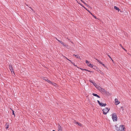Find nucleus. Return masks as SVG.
<instances>
[{
	"mask_svg": "<svg viewBox=\"0 0 131 131\" xmlns=\"http://www.w3.org/2000/svg\"><path fill=\"white\" fill-rule=\"evenodd\" d=\"M124 126L123 125H121L118 128V127H117L116 125V129L117 131H125L124 129L125 128Z\"/></svg>",
	"mask_w": 131,
	"mask_h": 131,
	"instance_id": "f257e3e1",
	"label": "nucleus"
},
{
	"mask_svg": "<svg viewBox=\"0 0 131 131\" xmlns=\"http://www.w3.org/2000/svg\"><path fill=\"white\" fill-rule=\"evenodd\" d=\"M112 118L113 121H117V116L116 114L115 113H114L112 114Z\"/></svg>",
	"mask_w": 131,
	"mask_h": 131,
	"instance_id": "f03ea898",
	"label": "nucleus"
},
{
	"mask_svg": "<svg viewBox=\"0 0 131 131\" xmlns=\"http://www.w3.org/2000/svg\"><path fill=\"white\" fill-rule=\"evenodd\" d=\"M110 110V108H105L102 110L103 114L105 115Z\"/></svg>",
	"mask_w": 131,
	"mask_h": 131,
	"instance_id": "7ed1b4c3",
	"label": "nucleus"
},
{
	"mask_svg": "<svg viewBox=\"0 0 131 131\" xmlns=\"http://www.w3.org/2000/svg\"><path fill=\"white\" fill-rule=\"evenodd\" d=\"M9 68L12 73L13 72V73H14V72L13 71V69L12 66H9Z\"/></svg>",
	"mask_w": 131,
	"mask_h": 131,
	"instance_id": "20e7f679",
	"label": "nucleus"
},
{
	"mask_svg": "<svg viewBox=\"0 0 131 131\" xmlns=\"http://www.w3.org/2000/svg\"><path fill=\"white\" fill-rule=\"evenodd\" d=\"M58 131H62V127L59 124L58 125Z\"/></svg>",
	"mask_w": 131,
	"mask_h": 131,
	"instance_id": "39448f33",
	"label": "nucleus"
},
{
	"mask_svg": "<svg viewBox=\"0 0 131 131\" xmlns=\"http://www.w3.org/2000/svg\"><path fill=\"white\" fill-rule=\"evenodd\" d=\"M115 101L116 105H117L120 103V102L118 101V100L117 99H115Z\"/></svg>",
	"mask_w": 131,
	"mask_h": 131,
	"instance_id": "423d86ee",
	"label": "nucleus"
},
{
	"mask_svg": "<svg viewBox=\"0 0 131 131\" xmlns=\"http://www.w3.org/2000/svg\"><path fill=\"white\" fill-rule=\"evenodd\" d=\"M95 87L97 88V89L99 90L100 91L101 89H102V88L97 85L96 86H95Z\"/></svg>",
	"mask_w": 131,
	"mask_h": 131,
	"instance_id": "0eeeda50",
	"label": "nucleus"
},
{
	"mask_svg": "<svg viewBox=\"0 0 131 131\" xmlns=\"http://www.w3.org/2000/svg\"><path fill=\"white\" fill-rule=\"evenodd\" d=\"M100 91H101V92H103V93H104L106 92L105 90L102 89H102H101L100 90Z\"/></svg>",
	"mask_w": 131,
	"mask_h": 131,
	"instance_id": "6e6552de",
	"label": "nucleus"
},
{
	"mask_svg": "<svg viewBox=\"0 0 131 131\" xmlns=\"http://www.w3.org/2000/svg\"><path fill=\"white\" fill-rule=\"evenodd\" d=\"M73 123H74V124H78V125L79 126H81V123H79L78 122H75V121H74L73 122Z\"/></svg>",
	"mask_w": 131,
	"mask_h": 131,
	"instance_id": "1a4fd4ad",
	"label": "nucleus"
},
{
	"mask_svg": "<svg viewBox=\"0 0 131 131\" xmlns=\"http://www.w3.org/2000/svg\"><path fill=\"white\" fill-rule=\"evenodd\" d=\"M114 9H116V10H118V12H119L120 10L119 9L118 7H117L116 6H114Z\"/></svg>",
	"mask_w": 131,
	"mask_h": 131,
	"instance_id": "9d476101",
	"label": "nucleus"
},
{
	"mask_svg": "<svg viewBox=\"0 0 131 131\" xmlns=\"http://www.w3.org/2000/svg\"><path fill=\"white\" fill-rule=\"evenodd\" d=\"M101 105H100L101 106H105L106 105V103L103 104L102 103H101Z\"/></svg>",
	"mask_w": 131,
	"mask_h": 131,
	"instance_id": "9b49d317",
	"label": "nucleus"
},
{
	"mask_svg": "<svg viewBox=\"0 0 131 131\" xmlns=\"http://www.w3.org/2000/svg\"><path fill=\"white\" fill-rule=\"evenodd\" d=\"M93 95L95 96H96L97 97H98L99 98H100V96L96 94L93 93Z\"/></svg>",
	"mask_w": 131,
	"mask_h": 131,
	"instance_id": "f8f14e48",
	"label": "nucleus"
},
{
	"mask_svg": "<svg viewBox=\"0 0 131 131\" xmlns=\"http://www.w3.org/2000/svg\"><path fill=\"white\" fill-rule=\"evenodd\" d=\"M8 123H6V125L5 126V127L6 129H7L8 128Z\"/></svg>",
	"mask_w": 131,
	"mask_h": 131,
	"instance_id": "ddd939ff",
	"label": "nucleus"
},
{
	"mask_svg": "<svg viewBox=\"0 0 131 131\" xmlns=\"http://www.w3.org/2000/svg\"><path fill=\"white\" fill-rule=\"evenodd\" d=\"M73 56H75L77 58H80V57L79 56H77V55H75V54H73Z\"/></svg>",
	"mask_w": 131,
	"mask_h": 131,
	"instance_id": "4468645a",
	"label": "nucleus"
},
{
	"mask_svg": "<svg viewBox=\"0 0 131 131\" xmlns=\"http://www.w3.org/2000/svg\"><path fill=\"white\" fill-rule=\"evenodd\" d=\"M89 67H93L94 66V65H93L92 64H91V63L90 64H89V65H88V66Z\"/></svg>",
	"mask_w": 131,
	"mask_h": 131,
	"instance_id": "2eb2a0df",
	"label": "nucleus"
},
{
	"mask_svg": "<svg viewBox=\"0 0 131 131\" xmlns=\"http://www.w3.org/2000/svg\"><path fill=\"white\" fill-rule=\"evenodd\" d=\"M124 110V108H123V107L122 106L119 109V110L120 111H121V110H122L123 111V110Z\"/></svg>",
	"mask_w": 131,
	"mask_h": 131,
	"instance_id": "dca6fc26",
	"label": "nucleus"
},
{
	"mask_svg": "<svg viewBox=\"0 0 131 131\" xmlns=\"http://www.w3.org/2000/svg\"><path fill=\"white\" fill-rule=\"evenodd\" d=\"M85 62L87 63V64L88 65H88H89V64H90V63H89V61H88V60H86L85 61Z\"/></svg>",
	"mask_w": 131,
	"mask_h": 131,
	"instance_id": "f3484780",
	"label": "nucleus"
},
{
	"mask_svg": "<svg viewBox=\"0 0 131 131\" xmlns=\"http://www.w3.org/2000/svg\"><path fill=\"white\" fill-rule=\"evenodd\" d=\"M10 109L12 111L13 115H14V117H15V113H14V111L13 110H12L11 108H10Z\"/></svg>",
	"mask_w": 131,
	"mask_h": 131,
	"instance_id": "a211bd4d",
	"label": "nucleus"
},
{
	"mask_svg": "<svg viewBox=\"0 0 131 131\" xmlns=\"http://www.w3.org/2000/svg\"><path fill=\"white\" fill-rule=\"evenodd\" d=\"M92 83L95 87L97 85L94 82H92Z\"/></svg>",
	"mask_w": 131,
	"mask_h": 131,
	"instance_id": "6ab92c4d",
	"label": "nucleus"
},
{
	"mask_svg": "<svg viewBox=\"0 0 131 131\" xmlns=\"http://www.w3.org/2000/svg\"><path fill=\"white\" fill-rule=\"evenodd\" d=\"M97 61L100 64H102L101 61L98 60L97 59L95 58Z\"/></svg>",
	"mask_w": 131,
	"mask_h": 131,
	"instance_id": "aec40b11",
	"label": "nucleus"
},
{
	"mask_svg": "<svg viewBox=\"0 0 131 131\" xmlns=\"http://www.w3.org/2000/svg\"><path fill=\"white\" fill-rule=\"evenodd\" d=\"M43 79L44 80H45L46 81H47V80H48V79H47V78H43Z\"/></svg>",
	"mask_w": 131,
	"mask_h": 131,
	"instance_id": "412c9836",
	"label": "nucleus"
},
{
	"mask_svg": "<svg viewBox=\"0 0 131 131\" xmlns=\"http://www.w3.org/2000/svg\"><path fill=\"white\" fill-rule=\"evenodd\" d=\"M97 102L99 104V105H101V103H100V102L99 100H97Z\"/></svg>",
	"mask_w": 131,
	"mask_h": 131,
	"instance_id": "4be33fe9",
	"label": "nucleus"
},
{
	"mask_svg": "<svg viewBox=\"0 0 131 131\" xmlns=\"http://www.w3.org/2000/svg\"><path fill=\"white\" fill-rule=\"evenodd\" d=\"M58 41L60 43H61L62 44H63V42H62L61 41L59 40Z\"/></svg>",
	"mask_w": 131,
	"mask_h": 131,
	"instance_id": "5701e85b",
	"label": "nucleus"
},
{
	"mask_svg": "<svg viewBox=\"0 0 131 131\" xmlns=\"http://www.w3.org/2000/svg\"><path fill=\"white\" fill-rule=\"evenodd\" d=\"M87 11L89 13H90L91 15H92V13L90 11L88 10H87Z\"/></svg>",
	"mask_w": 131,
	"mask_h": 131,
	"instance_id": "b1692460",
	"label": "nucleus"
},
{
	"mask_svg": "<svg viewBox=\"0 0 131 131\" xmlns=\"http://www.w3.org/2000/svg\"><path fill=\"white\" fill-rule=\"evenodd\" d=\"M80 0L83 3H84L85 4H86V3L85 2H84L82 0Z\"/></svg>",
	"mask_w": 131,
	"mask_h": 131,
	"instance_id": "393cba45",
	"label": "nucleus"
},
{
	"mask_svg": "<svg viewBox=\"0 0 131 131\" xmlns=\"http://www.w3.org/2000/svg\"><path fill=\"white\" fill-rule=\"evenodd\" d=\"M78 3L82 7H83V5H82V4H81V3Z\"/></svg>",
	"mask_w": 131,
	"mask_h": 131,
	"instance_id": "a878e982",
	"label": "nucleus"
},
{
	"mask_svg": "<svg viewBox=\"0 0 131 131\" xmlns=\"http://www.w3.org/2000/svg\"><path fill=\"white\" fill-rule=\"evenodd\" d=\"M120 46L122 48H123H123H124L122 46V45H121V44H120Z\"/></svg>",
	"mask_w": 131,
	"mask_h": 131,
	"instance_id": "bb28decb",
	"label": "nucleus"
},
{
	"mask_svg": "<svg viewBox=\"0 0 131 131\" xmlns=\"http://www.w3.org/2000/svg\"><path fill=\"white\" fill-rule=\"evenodd\" d=\"M92 15L93 16V17H94L95 19H96L97 18H96V17L95 16H94V15Z\"/></svg>",
	"mask_w": 131,
	"mask_h": 131,
	"instance_id": "cd10ccee",
	"label": "nucleus"
},
{
	"mask_svg": "<svg viewBox=\"0 0 131 131\" xmlns=\"http://www.w3.org/2000/svg\"><path fill=\"white\" fill-rule=\"evenodd\" d=\"M100 72H100V73L101 74H104L102 72H101V71Z\"/></svg>",
	"mask_w": 131,
	"mask_h": 131,
	"instance_id": "c85d7f7f",
	"label": "nucleus"
},
{
	"mask_svg": "<svg viewBox=\"0 0 131 131\" xmlns=\"http://www.w3.org/2000/svg\"><path fill=\"white\" fill-rule=\"evenodd\" d=\"M48 82V83H50V81L49 80H47Z\"/></svg>",
	"mask_w": 131,
	"mask_h": 131,
	"instance_id": "c756f323",
	"label": "nucleus"
},
{
	"mask_svg": "<svg viewBox=\"0 0 131 131\" xmlns=\"http://www.w3.org/2000/svg\"><path fill=\"white\" fill-rule=\"evenodd\" d=\"M62 45L64 46H66V44H64L63 43V44H62Z\"/></svg>",
	"mask_w": 131,
	"mask_h": 131,
	"instance_id": "7c9ffc66",
	"label": "nucleus"
},
{
	"mask_svg": "<svg viewBox=\"0 0 131 131\" xmlns=\"http://www.w3.org/2000/svg\"><path fill=\"white\" fill-rule=\"evenodd\" d=\"M90 81L91 83H92V82H92V80H90Z\"/></svg>",
	"mask_w": 131,
	"mask_h": 131,
	"instance_id": "2f4dec72",
	"label": "nucleus"
},
{
	"mask_svg": "<svg viewBox=\"0 0 131 131\" xmlns=\"http://www.w3.org/2000/svg\"><path fill=\"white\" fill-rule=\"evenodd\" d=\"M88 72H92L91 71H90V70H88Z\"/></svg>",
	"mask_w": 131,
	"mask_h": 131,
	"instance_id": "473e14b6",
	"label": "nucleus"
},
{
	"mask_svg": "<svg viewBox=\"0 0 131 131\" xmlns=\"http://www.w3.org/2000/svg\"><path fill=\"white\" fill-rule=\"evenodd\" d=\"M73 65H74V66H76L75 65V64L74 63H73Z\"/></svg>",
	"mask_w": 131,
	"mask_h": 131,
	"instance_id": "72a5a7b5",
	"label": "nucleus"
},
{
	"mask_svg": "<svg viewBox=\"0 0 131 131\" xmlns=\"http://www.w3.org/2000/svg\"><path fill=\"white\" fill-rule=\"evenodd\" d=\"M66 58L67 59V60H69V61H71V60H69V59H68L67 58Z\"/></svg>",
	"mask_w": 131,
	"mask_h": 131,
	"instance_id": "f704fd0d",
	"label": "nucleus"
},
{
	"mask_svg": "<svg viewBox=\"0 0 131 131\" xmlns=\"http://www.w3.org/2000/svg\"><path fill=\"white\" fill-rule=\"evenodd\" d=\"M70 62H71V63H72V64H73V63H74L73 62H72V61H70Z\"/></svg>",
	"mask_w": 131,
	"mask_h": 131,
	"instance_id": "c9c22d12",
	"label": "nucleus"
},
{
	"mask_svg": "<svg viewBox=\"0 0 131 131\" xmlns=\"http://www.w3.org/2000/svg\"><path fill=\"white\" fill-rule=\"evenodd\" d=\"M108 56L110 59L111 58V57L109 55H108Z\"/></svg>",
	"mask_w": 131,
	"mask_h": 131,
	"instance_id": "e433bc0d",
	"label": "nucleus"
},
{
	"mask_svg": "<svg viewBox=\"0 0 131 131\" xmlns=\"http://www.w3.org/2000/svg\"><path fill=\"white\" fill-rule=\"evenodd\" d=\"M56 40L58 41L59 40H58V39L57 38H56Z\"/></svg>",
	"mask_w": 131,
	"mask_h": 131,
	"instance_id": "4c0bfd02",
	"label": "nucleus"
},
{
	"mask_svg": "<svg viewBox=\"0 0 131 131\" xmlns=\"http://www.w3.org/2000/svg\"><path fill=\"white\" fill-rule=\"evenodd\" d=\"M111 60H112V61H113V62L114 61L111 58Z\"/></svg>",
	"mask_w": 131,
	"mask_h": 131,
	"instance_id": "58836bf2",
	"label": "nucleus"
},
{
	"mask_svg": "<svg viewBox=\"0 0 131 131\" xmlns=\"http://www.w3.org/2000/svg\"><path fill=\"white\" fill-rule=\"evenodd\" d=\"M80 69H81L82 70H84V69H82V68H80Z\"/></svg>",
	"mask_w": 131,
	"mask_h": 131,
	"instance_id": "ea45409f",
	"label": "nucleus"
},
{
	"mask_svg": "<svg viewBox=\"0 0 131 131\" xmlns=\"http://www.w3.org/2000/svg\"><path fill=\"white\" fill-rule=\"evenodd\" d=\"M88 7H90L88 5L87 6H86Z\"/></svg>",
	"mask_w": 131,
	"mask_h": 131,
	"instance_id": "a19ab883",
	"label": "nucleus"
},
{
	"mask_svg": "<svg viewBox=\"0 0 131 131\" xmlns=\"http://www.w3.org/2000/svg\"><path fill=\"white\" fill-rule=\"evenodd\" d=\"M123 49L125 50V51H126V50L124 48H123Z\"/></svg>",
	"mask_w": 131,
	"mask_h": 131,
	"instance_id": "79ce46f5",
	"label": "nucleus"
},
{
	"mask_svg": "<svg viewBox=\"0 0 131 131\" xmlns=\"http://www.w3.org/2000/svg\"><path fill=\"white\" fill-rule=\"evenodd\" d=\"M102 65L104 66V67H105V65H104V64H102Z\"/></svg>",
	"mask_w": 131,
	"mask_h": 131,
	"instance_id": "37998d69",
	"label": "nucleus"
},
{
	"mask_svg": "<svg viewBox=\"0 0 131 131\" xmlns=\"http://www.w3.org/2000/svg\"><path fill=\"white\" fill-rule=\"evenodd\" d=\"M84 8L85 9L87 10H88L85 7V8Z\"/></svg>",
	"mask_w": 131,
	"mask_h": 131,
	"instance_id": "c03bdc74",
	"label": "nucleus"
},
{
	"mask_svg": "<svg viewBox=\"0 0 131 131\" xmlns=\"http://www.w3.org/2000/svg\"><path fill=\"white\" fill-rule=\"evenodd\" d=\"M68 40L69 41L71 42L70 41V39H68Z\"/></svg>",
	"mask_w": 131,
	"mask_h": 131,
	"instance_id": "a18cd8bd",
	"label": "nucleus"
},
{
	"mask_svg": "<svg viewBox=\"0 0 131 131\" xmlns=\"http://www.w3.org/2000/svg\"><path fill=\"white\" fill-rule=\"evenodd\" d=\"M83 7L84 8H85V7H84L83 6Z\"/></svg>",
	"mask_w": 131,
	"mask_h": 131,
	"instance_id": "49530a36",
	"label": "nucleus"
},
{
	"mask_svg": "<svg viewBox=\"0 0 131 131\" xmlns=\"http://www.w3.org/2000/svg\"><path fill=\"white\" fill-rule=\"evenodd\" d=\"M86 5V6H87L88 5H87L86 4H85Z\"/></svg>",
	"mask_w": 131,
	"mask_h": 131,
	"instance_id": "de8ad7c7",
	"label": "nucleus"
},
{
	"mask_svg": "<svg viewBox=\"0 0 131 131\" xmlns=\"http://www.w3.org/2000/svg\"><path fill=\"white\" fill-rule=\"evenodd\" d=\"M84 70H86V69H84Z\"/></svg>",
	"mask_w": 131,
	"mask_h": 131,
	"instance_id": "09e8293b",
	"label": "nucleus"
},
{
	"mask_svg": "<svg viewBox=\"0 0 131 131\" xmlns=\"http://www.w3.org/2000/svg\"><path fill=\"white\" fill-rule=\"evenodd\" d=\"M113 62V63L114 64H115V63H114V61Z\"/></svg>",
	"mask_w": 131,
	"mask_h": 131,
	"instance_id": "8fccbe9b",
	"label": "nucleus"
},
{
	"mask_svg": "<svg viewBox=\"0 0 131 131\" xmlns=\"http://www.w3.org/2000/svg\"><path fill=\"white\" fill-rule=\"evenodd\" d=\"M30 8L31 9V10H32V8H31V7H30Z\"/></svg>",
	"mask_w": 131,
	"mask_h": 131,
	"instance_id": "3c124183",
	"label": "nucleus"
},
{
	"mask_svg": "<svg viewBox=\"0 0 131 131\" xmlns=\"http://www.w3.org/2000/svg\"><path fill=\"white\" fill-rule=\"evenodd\" d=\"M88 70L86 69V70L85 71H88Z\"/></svg>",
	"mask_w": 131,
	"mask_h": 131,
	"instance_id": "603ef678",
	"label": "nucleus"
},
{
	"mask_svg": "<svg viewBox=\"0 0 131 131\" xmlns=\"http://www.w3.org/2000/svg\"><path fill=\"white\" fill-rule=\"evenodd\" d=\"M101 64L102 65V64H103V63H102V64Z\"/></svg>",
	"mask_w": 131,
	"mask_h": 131,
	"instance_id": "864d4df0",
	"label": "nucleus"
},
{
	"mask_svg": "<svg viewBox=\"0 0 131 131\" xmlns=\"http://www.w3.org/2000/svg\"><path fill=\"white\" fill-rule=\"evenodd\" d=\"M52 131H55L54 130H53Z\"/></svg>",
	"mask_w": 131,
	"mask_h": 131,
	"instance_id": "5fc2aeb1",
	"label": "nucleus"
},
{
	"mask_svg": "<svg viewBox=\"0 0 131 131\" xmlns=\"http://www.w3.org/2000/svg\"><path fill=\"white\" fill-rule=\"evenodd\" d=\"M71 42L72 43H73V42Z\"/></svg>",
	"mask_w": 131,
	"mask_h": 131,
	"instance_id": "6e6d98bb",
	"label": "nucleus"
}]
</instances>
